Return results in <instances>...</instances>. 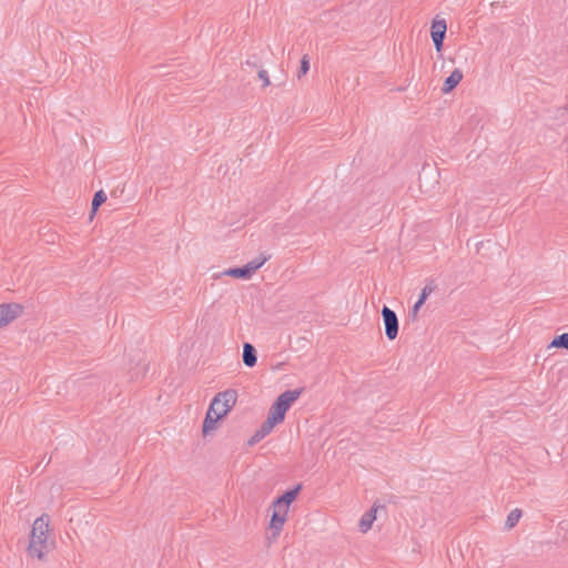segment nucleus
Wrapping results in <instances>:
<instances>
[{
    "instance_id": "obj_1",
    "label": "nucleus",
    "mask_w": 568,
    "mask_h": 568,
    "mask_svg": "<svg viewBox=\"0 0 568 568\" xmlns=\"http://www.w3.org/2000/svg\"><path fill=\"white\" fill-rule=\"evenodd\" d=\"M49 524L50 517L47 514L41 515L34 520L28 547V551L31 557H37L40 560L44 558V552L49 549Z\"/></svg>"
},
{
    "instance_id": "obj_2",
    "label": "nucleus",
    "mask_w": 568,
    "mask_h": 568,
    "mask_svg": "<svg viewBox=\"0 0 568 568\" xmlns=\"http://www.w3.org/2000/svg\"><path fill=\"white\" fill-rule=\"evenodd\" d=\"M302 393V388H296L288 389L280 394L271 405L267 418L276 425L281 424L285 419L286 412L291 408L294 402L298 399Z\"/></svg>"
},
{
    "instance_id": "obj_3",
    "label": "nucleus",
    "mask_w": 568,
    "mask_h": 568,
    "mask_svg": "<svg viewBox=\"0 0 568 568\" xmlns=\"http://www.w3.org/2000/svg\"><path fill=\"white\" fill-rule=\"evenodd\" d=\"M236 399L237 392L233 388L220 392L213 397L209 410L214 413L217 418H223L234 407Z\"/></svg>"
},
{
    "instance_id": "obj_4",
    "label": "nucleus",
    "mask_w": 568,
    "mask_h": 568,
    "mask_svg": "<svg viewBox=\"0 0 568 568\" xmlns=\"http://www.w3.org/2000/svg\"><path fill=\"white\" fill-rule=\"evenodd\" d=\"M382 317L385 326V334L389 341H394L398 335V317L388 306H383Z\"/></svg>"
},
{
    "instance_id": "obj_5",
    "label": "nucleus",
    "mask_w": 568,
    "mask_h": 568,
    "mask_svg": "<svg viewBox=\"0 0 568 568\" xmlns=\"http://www.w3.org/2000/svg\"><path fill=\"white\" fill-rule=\"evenodd\" d=\"M23 313V306L19 303L0 304V328L7 326Z\"/></svg>"
},
{
    "instance_id": "obj_6",
    "label": "nucleus",
    "mask_w": 568,
    "mask_h": 568,
    "mask_svg": "<svg viewBox=\"0 0 568 568\" xmlns=\"http://www.w3.org/2000/svg\"><path fill=\"white\" fill-rule=\"evenodd\" d=\"M378 508H384V506L378 505L377 501H375L372 508L362 516L358 524L362 532H367L372 528V525L376 519V511Z\"/></svg>"
},
{
    "instance_id": "obj_7",
    "label": "nucleus",
    "mask_w": 568,
    "mask_h": 568,
    "mask_svg": "<svg viewBox=\"0 0 568 568\" xmlns=\"http://www.w3.org/2000/svg\"><path fill=\"white\" fill-rule=\"evenodd\" d=\"M463 80V72L459 69H455L449 77H447L444 81L442 91L447 94L452 92Z\"/></svg>"
},
{
    "instance_id": "obj_8",
    "label": "nucleus",
    "mask_w": 568,
    "mask_h": 568,
    "mask_svg": "<svg viewBox=\"0 0 568 568\" xmlns=\"http://www.w3.org/2000/svg\"><path fill=\"white\" fill-rule=\"evenodd\" d=\"M243 363L247 367H254L257 362V353L255 347L251 343L243 344V354H242Z\"/></svg>"
},
{
    "instance_id": "obj_9",
    "label": "nucleus",
    "mask_w": 568,
    "mask_h": 568,
    "mask_svg": "<svg viewBox=\"0 0 568 568\" xmlns=\"http://www.w3.org/2000/svg\"><path fill=\"white\" fill-rule=\"evenodd\" d=\"M285 521H286V517L281 516V514L274 513L272 510L270 529L272 530V535L274 538L280 536Z\"/></svg>"
},
{
    "instance_id": "obj_10",
    "label": "nucleus",
    "mask_w": 568,
    "mask_h": 568,
    "mask_svg": "<svg viewBox=\"0 0 568 568\" xmlns=\"http://www.w3.org/2000/svg\"><path fill=\"white\" fill-rule=\"evenodd\" d=\"M433 290H434V287L430 285H425L422 288L419 297L416 301V303L413 305V308L410 311V315H412L413 320L416 318L418 311L420 310V307L423 306V304L425 303V301L427 300L429 294L433 292Z\"/></svg>"
},
{
    "instance_id": "obj_11",
    "label": "nucleus",
    "mask_w": 568,
    "mask_h": 568,
    "mask_svg": "<svg viewBox=\"0 0 568 568\" xmlns=\"http://www.w3.org/2000/svg\"><path fill=\"white\" fill-rule=\"evenodd\" d=\"M221 418H217V416L214 415V413H212L211 410H207L205 418L203 420V428H202L203 435L205 436L210 432L214 430L216 428L217 422Z\"/></svg>"
},
{
    "instance_id": "obj_12",
    "label": "nucleus",
    "mask_w": 568,
    "mask_h": 568,
    "mask_svg": "<svg viewBox=\"0 0 568 568\" xmlns=\"http://www.w3.org/2000/svg\"><path fill=\"white\" fill-rule=\"evenodd\" d=\"M302 489V484H297L295 487L286 490L284 494L277 497L285 506L290 505L296 499L297 495L300 494Z\"/></svg>"
},
{
    "instance_id": "obj_13",
    "label": "nucleus",
    "mask_w": 568,
    "mask_h": 568,
    "mask_svg": "<svg viewBox=\"0 0 568 568\" xmlns=\"http://www.w3.org/2000/svg\"><path fill=\"white\" fill-rule=\"evenodd\" d=\"M106 201V194L103 190H100L94 193L92 202H91V212H90V220L93 219L94 214L99 210V207Z\"/></svg>"
},
{
    "instance_id": "obj_14",
    "label": "nucleus",
    "mask_w": 568,
    "mask_h": 568,
    "mask_svg": "<svg viewBox=\"0 0 568 568\" xmlns=\"http://www.w3.org/2000/svg\"><path fill=\"white\" fill-rule=\"evenodd\" d=\"M447 31V23L445 19H434L430 28V36L437 37L438 34L445 37Z\"/></svg>"
},
{
    "instance_id": "obj_15",
    "label": "nucleus",
    "mask_w": 568,
    "mask_h": 568,
    "mask_svg": "<svg viewBox=\"0 0 568 568\" xmlns=\"http://www.w3.org/2000/svg\"><path fill=\"white\" fill-rule=\"evenodd\" d=\"M521 515H523V513L520 509H518V508L513 509L507 516L506 524H505L506 528L507 529L514 528L517 525V523L519 521Z\"/></svg>"
},
{
    "instance_id": "obj_16",
    "label": "nucleus",
    "mask_w": 568,
    "mask_h": 568,
    "mask_svg": "<svg viewBox=\"0 0 568 568\" xmlns=\"http://www.w3.org/2000/svg\"><path fill=\"white\" fill-rule=\"evenodd\" d=\"M549 346L568 349V333L556 336Z\"/></svg>"
},
{
    "instance_id": "obj_17",
    "label": "nucleus",
    "mask_w": 568,
    "mask_h": 568,
    "mask_svg": "<svg viewBox=\"0 0 568 568\" xmlns=\"http://www.w3.org/2000/svg\"><path fill=\"white\" fill-rule=\"evenodd\" d=\"M276 426L275 423H273L272 420H270L268 418H266L262 425L260 426L258 429H256L255 432L258 433L261 435L262 438L266 437L271 432L272 429Z\"/></svg>"
},
{
    "instance_id": "obj_18",
    "label": "nucleus",
    "mask_w": 568,
    "mask_h": 568,
    "mask_svg": "<svg viewBox=\"0 0 568 568\" xmlns=\"http://www.w3.org/2000/svg\"><path fill=\"white\" fill-rule=\"evenodd\" d=\"M271 508L274 513H278L281 514V516L287 518L290 507L287 505L285 506V504H283L280 499H274L271 505Z\"/></svg>"
},
{
    "instance_id": "obj_19",
    "label": "nucleus",
    "mask_w": 568,
    "mask_h": 568,
    "mask_svg": "<svg viewBox=\"0 0 568 568\" xmlns=\"http://www.w3.org/2000/svg\"><path fill=\"white\" fill-rule=\"evenodd\" d=\"M310 70V59L308 55L305 54L301 59V65L297 71V78L301 79L303 75H305Z\"/></svg>"
},
{
    "instance_id": "obj_20",
    "label": "nucleus",
    "mask_w": 568,
    "mask_h": 568,
    "mask_svg": "<svg viewBox=\"0 0 568 568\" xmlns=\"http://www.w3.org/2000/svg\"><path fill=\"white\" fill-rule=\"evenodd\" d=\"M224 274L227 275V276H231V277H235V278L247 280L246 276H245V273L243 271V266L231 267V268L226 270L224 272Z\"/></svg>"
},
{
    "instance_id": "obj_21",
    "label": "nucleus",
    "mask_w": 568,
    "mask_h": 568,
    "mask_svg": "<svg viewBox=\"0 0 568 568\" xmlns=\"http://www.w3.org/2000/svg\"><path fill=\"white\" fill-rule=\"evenodd\" d=\"M270 255H263L261 254L258 257L252 260L251 262H248V264L252 266V268L254 271H257L260 267H262L266 261L270 260Z\"/></svg>"
},
{
    "instance_id": "obj_22",
    "label": "nucleus",
    "mask_w": 568,
    "mask_h": 568,
    "mask_svg": "<svg viewBox=\"0 0 568 568\" xmlns=\"http://www.w3.org/2000/svg\"><path fill=\"white\" fill-rule=\"evenodd\" d=\"M432 39H433L436 51H438V52L442 51L445 37L438 34L437 37H432Z\"/></svg>"
},
{
    "instance_id": "obj_23",
    "label": "nucleus",
    "mask_w": 568,
    "mask_h": 568,
    "mask_svg": "<svg viewBox=\"0 0 568 568\" xmlns=\"http://www.w3.org/2000/svg\"><path fill=\"white\" fill-rule=\"evenodd\" d=\"M258 78L263 81V87H267L270 84V79L266 70L261 69L258 71Z\"/></svg>"
},
{
    "instance_id": "obj_24",
    "label": "nucleus",
    "mask_w": 568,
    "mask_h": 568,
    "mask_svg": "<svg viewBox=\"0 0 568 568\" xmlns=\"http://www.w3.org/2000/svg\"><path fill=\"white\" fill-rule=\"evenodd\" d=\"M245 64L252 68H257L260 64V60L256 55H253L245 61Z\"/></svg>"
},
{
    "instance_id": "obj_25",
    "label": "nucleus",
    "mask_w": 568,
    "mask_h": 568,
    "mask_svg": "<svg viewBox=\"0 0 568 568\" xmlns=\"http://www.w3.org/2000/svg\"><path fill=\"white\" fill-rule=\"evenodd\" d=\"M263 438L261 437V435L258 433H254L252 435V437L247 440V445L248 446H254L255 444H257L258 442H261Z\"/></svg>"
},
{
    "instance_id": "obj_26",
    "label": "nucleus",
    "mask_w": 568,
    "mask_h": 568,
    "mask_svg": "<svg viewBox=\"0 0 568 568\" xmlns=\"http://www.w3.org/2000/svg\"><path fill=\"white\" fill-rule=\"evenodd\" d=\"M263 438L261 437V435L258 433H254L252 435V437L247 440V445L248 446H254L255 444H257L258 442H261Z\"/></svg>"
},
{
    "instance_id": "obj_27",
    "label": "nucleus",
    "mask_w": 568,
    "mask_h": 568,
    "mask_svg": "<svg viewBox=\"0 0 568 568\" xmlns=\"http://www.w3.org/2000/svg\"><path fill=\"white\" fill-rule=\"evenodd\" d=\"M243 271H244L245 276H246V278H247V280H248V278H251V277H252V275L256 272V271H254V270L252 268V266H251L248 263H246L245 265H243Z\"/></svg>"
}]
</instances>
